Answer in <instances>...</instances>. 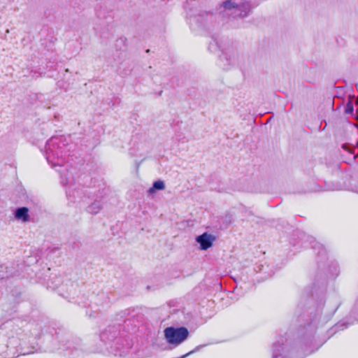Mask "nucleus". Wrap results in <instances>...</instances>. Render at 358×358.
Instances as JSON below:
<instances>
[{"label": "nucleus", "instance_id": "1", "mask_svg": "<svg viewBox=\"0 0 358 358\" xmlns=\"http://www.w3.org/2000/svg\"><path fill=\"white\" fill-rule=\"evenodd\" d=\"M164 334L169 344L178 346L187 338L189 331L185 327L175 328L170 327L164 330Z\"/></svg>", "mask_w": 358, "mask_h": 358}, {"label": "nucleus", "instance_id": "2", "mask_svg": "<svg viewBox=\"0 0 358 358\" xmlns=\"http://www.w3.org/2000/svg\"><path fill=\"white\" fill-rule=\"evenodd\" d=\"M196 241L200 245V250H206L212 247L213 242L215 241V236L210 234L203 233L198 236Z\"/></svg>", "mask_w": 358, "mask_h": 358}, {"label": "nucleus", "instance_id": "3", "mask_svg": "<svg viewBox=\"0 0 358 358\" xmlns=\"http://www.w3.org/2000/svg\"><path fill=\"white\" fill-rule=\"evenodd\" d=\"M6 351L8 353L16 351V356L19 357L21 355L22 346L20 338H12L10 339L8 344L6 345Z\"/></svg>", "mask_w": 358, "mask_h": 358}, {"label": "nucleus", "instance_id": "4", "mask_svg": "<svg viewBox=\"0 0 358 358\" xmlns=\"http://www.w3.org/2000/svg\"><path fill=\"white\" fill-rule=\"evenodd\" d=\"M16 353V351L8 353L5 343L3 342L0 343V358H15Z\"/></svg>", "mask_w": 358, "mask_h": 358}, {"label": "nucleus", "instance_id": "5", "mask_svg": "<svg viewBox=\"0 0 358 358\" xmlns=\"http://www.w3.org/2000/svg\"><path fill=\"white\" fill-rule=\"evenodd\" d=\"M165 188L164 182L162 180H157L154 182L152 187H151L148 192L150 194H152L155 192V189L158 190H162Z\"/></svg>", "mask_w": 358, "mask_h": 358}, {"label": "nucleus", "instance_id": "6", "mask_svg": "<svg viewBox=\"0 0 358 358\" xmlns=\"http://www.w3.org/2000/svg\"><path fill=\"white\" fill-rule=\"evenodd\" d=\"M222 6L225 9H231L238 7V4L231 0L224 1Z\"/></svg>", "mask_w": 358, "mask_h": 358}, {"label": "nucleus", "instance_id": "7", "mask_svg": "<svg viewBox=\"0 0 358 358\" xmlns=\"http://www.w3.org/2000/svg\"><path fill=\"white\" fill-rule=\"evenodd\" d=\"M15 217L18 219L22 218V207L18 208L15 211Z\"/></svg>", "mask_w": 358, "mask_h": 358}, {"label": "nucleus", "instance_id": "8", "mask_svg": "<svg viewBox=\"0 0 358 358\" xmlns=\"http://www.w3.org/2000/svg\"><path fill=\"white\" fill-rule=\"evenodd\" d=\"M352 110H353V106H352V105L351 103H348V104L347 105V107H346V109H345V112H346L347 113H352Z\"/></svg>", "mask_w": 358, "mask_h": 358}, {"label": "nucleus", "instance_id": "9", "mask_svg": "<svg viewBox=\"0 0 358 358\" xmlns=\"http://www.w3.org/2000/svg\"><path fill=\"white\" fill-rule=\"evenodd\" d=\"M23 210H24V222H27L29 221V220L27 219L28 209L27 208L24 207Z\"/></svg>", "mask_w": 358, "mask_h": 358}, {"label": "nucleus", "instance_id": "10", "mask_svg": "<svg viewBox=\"0 0 358 358\" xmlns=\"http://www.w3.org/2000/svg\"><path fill=\"white\" fill-rule=\"evenodd\" d=\"M243 7H245V9L249 10V8H248V5H243Z\"/></svg>", "mask_w": 358, "mask_h": 358}, {"label": "nucleus", "instance_id": "11", "mask_svg": "<svg viewBox=\"0 0 358 358\" xmlns=\"http://www.w3.org/2000/svg\"><path fill=\"white\" fill-rule=\"evenodd\" d=\"M245 15H246V13L244 15L240 14V16H245Z\"/></svg>", "mask_w": 358, "mask_h": 358}, {"label": "nucleus", "instance_id": "12", "mask_svg": "<svg viewBox=\"0 0 358 358\" xmlns=\"http://www.w3.org/2000/svg\"><path fill=\"white\" fill-rule=\"evenodd\" d=\"M275 358H277V357H275Z\"/></svg>", "mask_w": 358, "mask_h": 358}]
</instances>
